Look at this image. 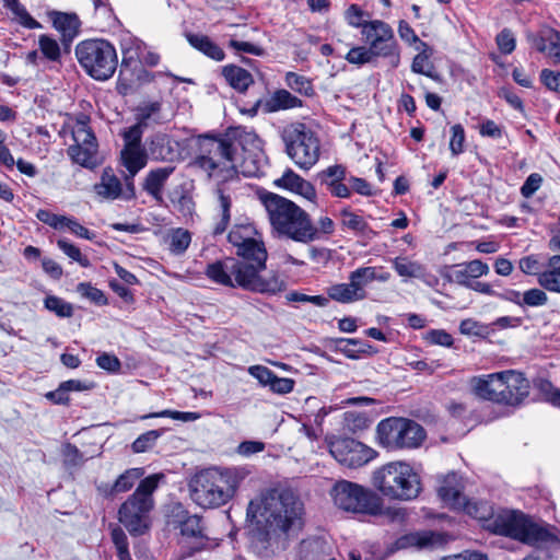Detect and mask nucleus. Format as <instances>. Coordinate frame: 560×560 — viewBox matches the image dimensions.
Wrapping results in <instances>:
<instances>
[{
    "instance_id": "nucleus-1",
    "label": "nucleus",
    "mask_w": 560,
    "mask_h": 560,
    "mask_svg": "<svg viewBox=\"0 0 560 560\" xmlns=\"http://www.w3.org/2000/svg\"><path fill=\"white\" fill-rule=\"evenodd\" d=\"M255 140V135L241 127L229 128L219 138L200 136L190 165L217 183H238V166L245 144Z\"/></svg>"
},
{
    "instance_id": "nucleus-2",
    "label": "nucleus",
    "mask_w": 560,
    "mask_h": 560,
    "mask_svg": "<svg viewBox=\"0 0 560 560\" xmlns=\"http://www.w3.org/2000/svg\"><path fill=\"white\" fill-rule=\"evenodd\" d=\"M304 506L299 495L289 488H270L261 491L248 503L247 520L258 528L289 532L301 527Z\"/></svg>"
},
{
    "instance_id": "nucleus-3",
    "label": "nucleus",
    "mask_w": 560,
    "mask_h": 560,
    "mask_svg": "<svg viewBox=\"0 0 560 560\" xmlns=\"http://www.w3.org/2000/svg\"><path fill=\"white\" fill-rule=\"evenodd\" d=\"M248 476L245 468H208L197 472L189 482L191 500L203 509L229 503Z\"/></svg>"
},
{
    "instance_id": "nucleus-4",
    "label": "nucleus",
    "mask_w": 560,
    "mask_h": 560,
    "mask_svg": "<svg viewBox=\"0 0 560 560\" xmlns=\"http://www.w3.org/2000/svg\"><path fill=\"white\" fill-rule=\"evenodd\" d=\"M264 205L272 229L295 242L308 243L316 236L315 226L302 208L276 194H269Z\"/></svg>"
},
{
    "instance_id": "nucleus-5",
    "label": "nucleus",
    "mask_w": 560,
    "mask_h": 560,
    "mask_svg": "<svg viewBox=\"0 0 560 560\" xmlns=\"http://www.w3.org/2000/svg\"><path fill=\"white\" fill-rule=\"evenodd\" d=\"M164 478L163 474L145 477L119 506L118 521L131 536H142L150 529V514L155 505L153 493Z\"/></svg>"
},
{
    "instance_id": "nucleus-6",
    "label": "nucleus",
    "mask_w": 560,
    "mask_h": 560,
    "mask_svg": "<svg viewBox=\"0 0 560 560\" xmlns=\"http://www.w3.org/2000/svg\"><path fill=\"white\" fill-rule=\"evenodd\" d=\"M372 483L385 498L411 501L421 492L420 476L406 462H390L373 472Z\"/></svg>"
},
{
    "instance_id": "nucleus-7",
    "label": "nucleus",
    "mask_w": 560,
    "mask_h": 560,
    "mask_svg": "<svg viewBox=\"0 0 560 560\" xmlns=\"http://www.w3.org/2000/svg\"><path fill=\"white\" fill-rule=\"evenodd\" d=\"M240 270L252 282L250 291L258 293L276 294L284 290V281L279 275L271 273L269 277H262L261 271L266 269L268 258L267 249L262 241L254 240L248 242L244 247L236 249Z\"/></svg>"
},
{
    "instance_id": "nucleus-8",
    "label": "nucleus",
    "mask_w": 560,
    "mask_h": 560,
    "mask_svg": "<svg viewBox=\"0 0 560 560\" xmlns=\"http://www.w3.org/2000/svg\"><path fill=\"white\" fill-rule=\"evenodd\" d=\"M285 153L303 171H310L319 161L322 143L317 132L304 122H292L281 131Z\"/></svg>"
},
{
    "instance_id": "nucleus-9",
    "label": "nucleus",
    "mask_w": 560,
    "mask_h": 560,
    "mask_svg": "<svg viewBox=\"0 0 560 560\" xmlns=\"http://www.w3.org/2000/svg\"><path fill=\"white\" fill-rule=\"evenodd\" d=\"M74 52L81 68L94 80L106 81L117 69L116 48L106 39H84L75 46Z\"/></svg>"
},
{
    "instance_id": "nucleus-10",
    "label": "nucleus",
    "mask_w": 560,
    "mask_h": 560,
    "mask_svg": "<svg viewBox=\"0 0 560 560\" xmlns=\"http://www.w3.org/2000/svg\"><path fill=\"white\" fill-rule=\"evenodd\" d=\"M334 504L348 513L378 516L383 513V499L372 489L359 483L339 480L331 490Z\"/></svg>"
},
{
    "instance_id": "nucleus-11",
    "label": "nucleus",
    "mask_w": 560,
    "mask_h": 560,
    "mask_svg": "<svg viewBox=\"0 0 560 560\" xmlns=\"http://www.w3.org/2000/svg\"><path fill=\"white\" fill-rule=\"evenodd\" d=\"M377 442L389 451L417 448L425 439L423 428L406 418L383 419L376 427Z\"/></svg>"
},
{
    "instance_id": "nucleus-12",
    "label": "nucleus",
    "mask_w": 560,
    "mask_h": 560,
    "mask_svg": "<svg viewBox=\"0 0 560 560\" xmlns=\"http://www.w3.org/2000/svg\"><path fill=\"white\" fill-rule=\"evenodd\" d=\"M493 530L497 534L512 537L528 545L548 541L551 535L544 527L532 523L524 514L504 512L493 520Z\"/></svg>"
},
{
    "instance_id": "nucleus-13",
    "label": "nucleus",
    "mask_w": 560,
    "mask_h": 560,
    "mask_svg": "<svg viewBox=\"0 0 560 560\" xmlns=\"http://www.w3.org/2000/svg\"><path fill=\"white\" fill-rule=\"evenodd\" d=\"M362 39L377 57L388 60L390 68L400 63V49L392 26L382 20H371L364 25Z\"/></svg>"
},
{
    "instance_id": "nucleus-14",
    "label": "nucleus",
    "mask_w": 560,
    "mask_h": 560,
    "mask_svg": "<svg viewBox=\"0 0 560 560\" xmlns=\"http://www.w3.org/2000/svg\"><path fill=\"white\" fill-rule=\"evenodd\" d=\"M74 144L68 148V155L71 160L85 167L93 170L98 165L96 138L85 120H78L72 128Z\"/></svg>"
},
{
    "instance_id": "nucleus-15",
    "label": "nucleus",
    "mask_w": 560,
    "mask_h": 560,
    "mask_svg": "<svg viewBox=\"0 0 560 560\" xmlns=\"http://www.w3.org/2000/svg\"><path fill=\"white\" fill-rule=\"evenodd\" d=\"M329 448L336 460L350 468L361 467L376 456L373 448L350 438L332 441Z\"/></svg>"
},
{
    "instance_id": "nucleus-16",
    "label": "nucleus",
    "mask_w": 560,
    "mask_h": 560,
    "mask_svg": "<svg viewBox=\"0 0 560 560\" xmlns=\"http://www.w3.org/2000/svg\"><path fill=\"white\" fill-rule=\"evenodd\" d=\"M205 273L211 281L224 287H240L250 291V285L254 283L248 279L250 278L249 276L242 273L238 267V259L233 257H226L209 264Z\"/></svg>"
},
{
    "instance_id": "nucleus-17",
    "label": "nucleus",
    "mask_w": 560,
    "mask_h": 560,
    "mask_svg": "<svg viewBox=\"0 0 560 560\" xmlns=\"http://www.w3.org/2000/svg\"><path fill=\"white\" fill-rule=\"evenodd\" d=\"M235 183H217L212 190V222L211 234L218 236L223 234L231 222L232 192Z\"/></svg>"
},
{
    "instance_id": "nucleus-18",
    "label": "nucleus",
    "mask_w": 560,
    "mask_h": 560,
    "mask_svg": "<svg viewBox=\"0 0 560 560\" xmlns=\"http://www.w3.org/2000/svg\"><path fill=\"white\" fill-rule=\"evenodd\" d=\"M503 387L499 395V402L506 406H518L529 394V382L520 372L503 371Z\"/></svg>"
},
{
    "instance_id": "nucleus-19",
    "label": "nucleus",
    "mask_w": 560,
    "mask_h": 560,
    "mask_svg": "<svg viewBox=\"0 0 560 560\" xmlns=\"http://www.w3.org/2000/svg\"><path fill=\"white\" fill-rule=\"evenodd\" d=\"M526 39L537 51L544 54L553 65H560V32L544 25L537 32H526Z\"/></svg>"
},
{
    "instance_id": "nucleus-20",
    "label": "nucleus",
    "mask_w": 560,
    "mask_h": 560,
    "mask_svg": "<svg viewBox=\"0 0 560 560\" xmlns=\"http://www.w3.org/2000/svg\"><path fill=\"white\" fill-rule=\"evenodd\" d=\"M250 376L256 378L262 387H268L277 395H285L294 389L295 381L289 377H280L269 368L260 364L250 365L247 369Z\"/></svg>"
},
{
    "instance_id": "nucleus-21",
    "label": "nucleus",
    "mask_w": 560,
    "mask_h": 560,
    "mask_svg": "<svg viewBox=\"0 0 560 560\" xmlns=\"http://www.w3.org/2000/svg\"><path fill=\"white\" fill-rule=\"evenodd\" d=\"M47 16L52 27L60 34L61 44L69 47L80 32L81 21L78 14L52 10L47 12Z\"/></svg>"
},
{
    "instance_id": "nucleus-22",
    "label": "nucleus",
    "mask_w": 560,
    "mask_h": 560,
    "mask_svg": "<svg viewBox=\"0 0 560 560\" xmlns=\"http://www.w3.org/2000/svg\"><path fill=\"white\" fill-rule=\"evenodd\" d=\"M503 371L487 375L474 376L469 381L474 395L482 400L498 404L503 387Z\"/></svg>"
},
{
    "instance_id": "nucleus-23",
    "label": "nucleus",
    "mask_w": 560,
    "mask_h": 560,
    "mask_svg": "<svg viewBox=\"0 0 560 560\" xmlns=\"http://www.w3.org/2000/svg\"><path fill=\"white\" fill-rule=\"evenodd\" d=\"M464 485L462 477L455 472H450L444 476L438 488V494L440 499L451 509H462L464 504L463 494Z\"/></svg>"
},
{
    "instance_id": "nucleus-24",
    "label": "nucleus",
    "mask_w": 560,
    "mask_h": 560,
    "mask_svg": "<svg viewBox=\"0 0 560 560\" xmlns=\"http://www.w3.org/2000/svg\"><path fill=\"white\" fill-rule=\"evenodd\" d=\"M303 102L287 90H277L267 100H259L253 110L261 109L265 114L302 107Z\"/></svg>"
},
{
    "instance_id": "nucleus-25",
    "label": "nucleus",
    "mask_w": 560,
    "mask_h": 560,
    "mask_svg": "<svg viewBox=\"0 0 560 560\" xmlns=\"http://www.w3.org/2000/svg\"><path fill=\"white\" fill-rule=\"evenodd\" d=\"M489 272V266L480 259L470 260L455 265L451 271V281L468 288L472 279L486 276Z\"/></svg>"
},
{
    "instance_id": "nucleus-26",
    "label": "nucleus",
    "mask_w": 560,
    "mask_h": 560,
    "mask_svg": "<svg viewBox=\"0 0 560 560\" xmlns=\"http://www.w3.org/2000/svg\"><path fill=\"white\" fill-rule=\"evenodd\" d=\"M298 555L300 560H331L334 548L322 537H311L301 541Z\"/></svg>"
},
{
    "instance_id": "nucleus-27",
    "label": "nucleus",
    "mask_w": 560,
    "mask_h": 560,
    "mask_svg": "<svg viewBox=\"0 0 560 560\" xmlns=\"http://www.w3.org/2000/svg\"><path fill=\"white\" fill-rule=\"evenodd\" d=\"M175 166L166 165L151 170L142 184V189L155 201H163V190L170 176L174 173Z\"/></svg>"
},
{
    "instance_id": "nucleus-28",
    "label": "nucleus",
    "mask_w": 560,
    "mask_h": 560,
    "mask_svg": "<svg viewBox=\"0 0 560 560\" xmlns=\"http://www.w3.org/2000/svg\"><path fill=\"white\" fill-rule=\"evenodd\" d=\"M277 187L290 190L305 199L313 201L316 198V190L312 183L288 168L281 177L275 180Z\"/></svg>"
},
{
    "instance_id": "nucleus-29",
    "label": "nucleus",
    "mask_w": 560,
    "mask_h": 560,
    "mask_svg": "<svg viewBox=\"0 0 560 560\" xmlns=\"http://www.w3.org/2000/svg\"><path fill=\"white\" fill-rule=\"evenodd\" d=\"M331 342L336 351L352 360H358L363 355H373L377 352L374 346L362 339L336 338Z\"/></svg>"
},
{
    "instance_id": "nucleus-30",
    "label": "nucleus",
    "mask_w": 560,
    "mask_h": 560,
    "mask_svg": "<svg viewBox=\"0 0 560 560\" xmlns=\"http://www.w3.org/2000/svg\"><path fill=\"white\" fill-rule=\"evenodd\" d=\"M93 190L100 200H116L122 192V186L113 170L107 167L103 170L100 182L94 184Z\"/></svg>"
},
{
    "instance_id": "nucleus-31",
    "label": "nucleus",
    "mask_w": 560,
    "mask_h": 560,
    "mask_svg": "<svg viewBox=\"0 0 560 560\" xmlns=\"http://www.w3.org/2000/svg\"><path fill=\"white\" fill-rule=\"evenodd\" d=\"M537 282L546 291L560 293V255L549 257L547 269L538 273Z\"/></svg>"
},
{
    "instance_id": "nucleus-32",
    "label": "nucleus",
    "mask_w": 560,
    "mask_h": 560,
    "mask_svg": "<svg viewBox=\"0 0 560 560\" xmlns=\"http://www.w3.org/2000/svg\"><path fill=\"white\" fill-rule=\"evenodd\" d=\"M148 154L155 161H171L175 155L172 140L166 133H155L148 141Z\"/></svg>"
},
{
    "instance_id": "nucleus-33",
    "label": "nucleus",
    "mask_w": 560,
    "mask_h": 560,
    "mask_svg": "<svg viewBox=\"0 0 560 560\" xmlns=\"http://www.w3.org/2000/svg\"><path fill=\"white\" fill-rule=\"evenodd\" d=\"M185 37L195 49L207 57L215 61H222L225 58L223 49L207 35L185 33Z\"/></svg>"
},
{
    "instance_id": "nucleus-34",
    "label": "nucleus",
    "mask_w": 560,
    "mask_h": 560,
    "mask_svg": "<svg viewBox=\"0 0 560 560\" xmlns=\"http://www.w3.org/2000/svg\"><path fill=\"white\" fill-rule=\"evenodd\" d=\"M121 164L132 178L138 172L145 167L148 163V152L144 148H122L120 152Z\"/></svg>"
},
{
    "instance_id": "nucleus-35",
    "label": "nucleus",
    "mask_w": 560,
    "mask_h": 560,
    "mask_svg": "<svg viewBox=\"0 0 560 560\" xmlns=\"http://www.w3.org/2000/svg\"><path fill=\"white\" fill-rule=\"evenodd\" d=\"M222 75L228 84L234 90L243 93L254 83L250 72L235 65H228L222 68Z\"/></svg>"
},
{
    "instance_id": "nucleus-36",
    "label": "nucleus",
    "mask_w": 560,
    "mask_h": 560,
    "mask_svg": "<svg viewBox=\"0 0 560 560\" xmlns=\"http://www.w3.org/2000/svg\"><path fill=\"white\" fill-rule=\"evenodd\" d=\"M170 253L174 256L183 255L191 243V234L183 228L172 229L164 236Z\"/></svg>"
},
{
    "instance_id": "nucleus-37",
    "label": "nucleus",
    "mask_w": 560,
    "mask_h": 560,
    "mask_svg": "<svg viewBox=\"0 0 560 560\" xmlns=\"http://www.w3.org/2000/svg\"><path fill=\"white\" fill-rule=\"evenodd\" d=\"M144 475L143 468H129L120 474L113 483V489L124 493L133 488L137 481H141Z\"/></svg>"
},
{
    "instance_id": "nucleus-38",
    "label": "nucleus",
    "mask_w": 560,
    "mask_h": 560,
    "mask_svg": "<svg viewBox=\"0 0 560 560\" xmlns=\"http://www.w3.org/2000/svg\"><path fill=\"white\" fill-rule=\"evenodd\" d=\"M373 267H360L349 275L351 287L354 288L359 298L364 300L366 298L365 287L373 282Z\"/></svg>"
},
{
    "instance_id": "nucleus-39",
    "label": "nucleus",
    "mask_w": 560,
    "mask_h": 560,
    "mask_svg": "<svg viewBox=\"0 0 560 560\" xmlns=\"http://www.w3.org/2000/svg\"><path fill=\"white\" fill-rule=\"evenodd\" d=\"M395 271L404 278H421L424 276V267L418 262L409 260L407 257H396L393 261Z\"/></svg>"
},
{
    "instance_id": "nucleus-40",
    "label": "nucleus",
    "mask_w": 560,
    "mask_h": 560,
    "mask_svg": "<svg viewBox=\"0 0 560 560\" xmlns=\"http://www.w3.org/2000/svg\"><path fill=\"white\" fill-rule=\"evenodd\" d=\"M458 511H464L469 516L480 520L487 521L492 517L493 509L491 504L487 501H471L467 498L464 499V504L462 509H457Z\"/></svg>"
},
{
    "instance_id": "nucleus-41",
    "label": "nucleus",
    "mask_w": 560,
    "mask_h": 560,
    "mask_svg": "<svg viewBox=\"0 0 560 560\" xmlns=\"http://www.w3.org/2000/svg\"><path fill=\"white\" fill-rule=\"evenodd\" d=\"M327 294L329 299L339 303L361 301L354 288L351 287V281H349V283L332 284L327 289Z\"/></svg>"
},
{
    "instance_id": "nucleus-42",
    "label": "nucleus",
    "mask_w": 560,
    "mask_h": 560,
    "mask_svg": "<svg viewBox=\"0 0 560 560\" xmlns=\"http://www.w3.org/2000/svg\"><path fill=\"white\" fill-rule=\"evenodd\" d=\"M142 52H145V44L137 38L126 40L122 44V66H131L141 61Z\"/></svg>"
},
{
    "instance_id": "nucleus-43",
    "label": "nucleus",
    "mask_w": 560,
    "mask_h": 560,
    "mask_svg": "<svg viewBox=\"0 0 560 560\" xmlns=\"http://www.w3.org/2000/svg\"><path fill=\"white\" fill-rule=\"evenodd\" d=\"M287 85L304 96H313L315 94L314 86L310 79L295 72H288L285 74Z\"/></svg>"
},
{
    "instance_id": "nucleus-44",
    "label": "nucleus",
    "mask_w": 560,
    "mask_h": 560,
    "mask_svg": "<svg viewBox=\"0 0 560 560\" xmlns=\"http://www.w3.org/2000/svg\"><path fill=\"white\" fill-rule=\"evenodd\" d=\"M38 47L43 56L51 61L59 62L61 59V49L59 43L49 35H39Z\"/></svg>"
},
{
    "instance_id": "nucleus-45",
    "label": "nucleus",
    "mask_w": 560,
    "mask_h": 560,
    "mask_svg": "<svg viewBox=\"0 0 560 560\" xmlns=\"http://www.w3.org/2000/svg\"><path fill=\"white\" fill-rule=\"evenodd\" d=\"M44 306L61 318H68L73 315L72 304L56 295H47L44 300Z\"/></svg>"
},
{
    "instance_id": "nucleus-46",
    "label": "nucleus",
    "mask_w": 560,
    "mask_h": 560,
    "mask_svg": "<svg viewBox=\"0 0 560 560\" xmlns=\"http://www.w3.org/2000/svg\"><path fill=\"white\" fill-rule=\"evenodd\" d=\"M180 534L187 538L201 539L203 535V526L201 518L197 515H189L180 523Z\"/></svg>"
},
{
    "instance_id": "nucleus-47",
    "label": "nucleus",
    "mask_w": 560,
    "mask_h": 560,
    "mask_svg": "<svg viewBox=\"0 0 560 560\" xmlns=\"http://www.w3.org/2000/svg\"><path fill=\"white\" fill-rule=\"evenodd\" d=\"M340 215L342 226L348 230L362 234L366 233L370 230L369 224L362 217L351 212L348 209H343L340 212Z\"/></svg>"
},
{
    "instance_id": "nucleus-48",
    "label": "nucleus",
    "mask_w": 560,
    "mask_h": 560,
    "mask_svg": "<svg viewBox=\"0 0 560 560\" xmlns=\"http://www.w3.org/2000/svg\"><path fill=\"white\" fill-rule=\"evenodd\" d=\"M376 59L377 57L366 46L353 47L346 55V60L355 66L372 63Z\"/></svg>"
},
{
    "instance_id": "nucleus-49",
    "label": "nucleus",
    "mask_w": 560,
    "mask_h": 560,
    "mask_svg": "<svg viewBox=\"0 0 560 560\" xmlns=\"http://www.w3.org/2000/svg\"><path fill=\"white\" fill-rule=\"evenodd\" d=\"M317 178L322 185L328 187L330 183L335 184L346 179V167L340 164L328 166L317 174Z\"/></svg>"
},
{
    "instance_id": "nucleus-50",
    "label": "nucleus",
    "mask_w": 560,
    "mask_h": 560,
    "mask_svg": "<svg viewBox=\"0 0 560 560\" xmlns=\"http://www.w3.org/2000/svg\"><path fill=\"white\" fill-rule=\"evenodd\" d=\"M112 540L115 545V548L117 550V557L119 560H132L130 552H129V544L128 538L125 532L116 526L112 529L110 533Z\"/></svg>"
},
{
    "instance_id": "nucleus-51",
    "label": "nucleus",
    "mask_w": 560,
    "mask_h": 560,
    "mask_svg": "<svg viewBox=\"0 0 560 560\" xmlns=\"http://www.w3.org/2000/svg\"><path fill=\"white\" fill-rule=\"evenodd\" d=\"M57 245L65 255H67L73 261H77L81 267L88 268L91 266L90 259L84 256L80 248L67 240H59Z\"/></svg>"
},
{
    "instance_id": "nucleus-52",
    "label": "nucleus",
    "mask_w": 560,
    "mask_h": 560,
    "mask_svg": "<svg viewBox=\"0 0 560 560\" xmlns=\"http://www.w3.org/2000/svg\"><path fill=\"white\" fill-rule=\"evenodd\" d=\"M144 127L136 122L135 125L124 129L121 137L124 148H143L141 144Z\"/></svg>"
},
{
    "instance_id": "nucleus-53",
    "label": "nucleus",
    "mask_w": 560,
    "mask_h": 560,
    "mask_svg": "<svg viewBox=\"0 0 560 560\" xmlns=\"http://www.w3.org/2000/svg\"><path fill=\"white\" fill-rule=\"evenodd\" d=\"M368 15L369 13L364 12L358 4H351L345 12L347 23L352 27L360 28L361 34L364 25L371 22V20L364 19Z\"/></svg>"
},
{
    "instance_id": "nucleus-54",
    "label": "nucleus",
    "mask_w": 560,
    "mask_h": 560,
    "mask_svg": "<svg viewBox=\"0 0 560 560\" xmlns=\"http://www.w3.org/2000/svg\"><path fill=\"white\" fill-rule=\"evenodd\" d=\"M253 229L252 226H235L233 228L228 235L229 242L238 249L240 247H244L248 242L254 241L252 237Z\"/></svg>"
},
{
    "instance_id": "nucleus-55",
    "label": "nucleus",
    "mask_w": 560,
    "mask_h": 560,
    "mask_svg": "<svg viewBox=\"0 0 560 560\" xmlns=\"http://www.w3.org/2000/svg\"><path fill=\"white\" fill-rule=\"evenodd\" d=\"M12 20L28 30H37L42 28V24L36 21L31 14L27 12L25 7L19 3L13 10H11Z\"/></svg>"
},
{
    "instance_id": "nucleus-56",
    "label": "nucleus",
    "mask_w": 560,
    "mask_h": 560,
    "mask_svg": "<svg viewBox=\"0 0 560 560\" xmlns=\"http://www.w3.org/2000/svg\"><path fill=\"white\" fill-rule=\"evenodd\" d=\"M161 436V432L158 430H150L145 433H142L139 435L135 442L132 443L131 447L135 453H143L152 448L158 439Z\"/></svg>"
},
{
    "instance_id": "nucleus-57",
    "label": "nucleus",
    "mask_w": 560,
    "mask_h": 560,
    "mask_svg": "<svg viewBox=\"0 0 560 560\" xmlns=\"http://www.w3.org/2000/svg\"><path fill=\"white\" fill-rule=\"evenodd\" d=\"M77 291L85 299L95 303L96 305H106L107 298L104 292L89 282H81L77 285Z\"/></svg>"
},
{
    "instance_id": "nucleus-58",
    "label": "nucleus",
    "mask_w": 560,
    "mask_h": 560,
    "mask_svg": "<svg viewBox=\"0 0 560 560\" xmlns=\"http://www.w3.org/2000/svg\"><path fill=\"white\" fill-rule=\"evenodd\" d=\"M545 291V289L533 288L523 292V308L546 305L548 303V295Z\"/></svg>"
},
{
    "instance_id": "nucleus-59",
    "label": "nucleus",
    "mask_w": 560,
    "mask_h": 560,
    "mask_svg": "<svg viewBox=\"0 0 560 560\" xmlns=\"http://www.w3.org/2000/svg\"><path fill=\"white\" fill-rule=\"evenodd\" d=\"M149 418H171L174 420H180L183 422H189L195 421L200 418L199 413L197 412H184V411H176V410H162L159 412H152L149 415L142 416L140 419H149Z\"/></svg>"
},
{
    "instance_id": "nucleus-60",
    "label": "nucleus",
    "mask_w": 560,
    "mask_h": 560,
    "mask_svg": "<svg viewBox=\"0 0 560 560\" xmlns=\"http://www.w3.org/2000/svg\"><path fill=\"white\" fill-rule=\"evenodd\" d=\"M495 43L499 50L504 55L513 52L516 46V40L513 32L510 28H503L495 37Z\"/></svg>"
},
{
    "instance_id": "nucleus-61",
    "label": "nucleus",
    "mask_w": 560,
    "mask_h": 560,
    "mask_svg": "<svg viewBox=\"0 0 560 560\" xmlns=\"http://www.w3.org/2000/svg\"><path fill=\"white\" fill-rule=\"evenodd\" d=\"M451 131L450 150L454 156H457L464 152L465 130L462 125L456 124L452 126Z\"/></svg>"
},
{
    "instance_id": "nucleus-62",
    "label": "nucleus",
    "mask_w": 560,
    "mask_h": 560,
    "mask_svg": "<svg viewBox=\"0 0 560 560\" xmlns=\"http://www.w3.org/2000/svg\"><path fill=\"white\" fill-rule=\"evenodd\" d=\"M459 331L466 336H485L488 334V327L472 318H467L460 322Z\"/></svg>"
},
{
    "instance_id": "nucleus-63",
    "label": "nucleus",
    "mask_w": 560,
    "mask_h": 560,
    "mask_svg": "<svg viewBox=\"0 0 560 560\" xmlns=\"http://www.w3.org/2000/svg\"><path fill=\"white\" fill-rule=\"evenodd\" d=\"M539 390L544 398L555 407H560V388L555 387L549 381L539 383Z\"/></svg>"
},
{
    "instance_id": "nucleus-64",
    "label": "nucleus",
    "mask_w": 560,
    "mask_h": 560,
    "mask_svg": "<svg viewBox=\"0 0 560 560\" xmlns=\"http://www.w3.org/2000/svg\"><path fill=\"white\" fill-rule=\"evenodd\" d=\"M541 83L550 91L560 93V71L542 69L540 71Z\"/></svg>"
}]
</instances>
